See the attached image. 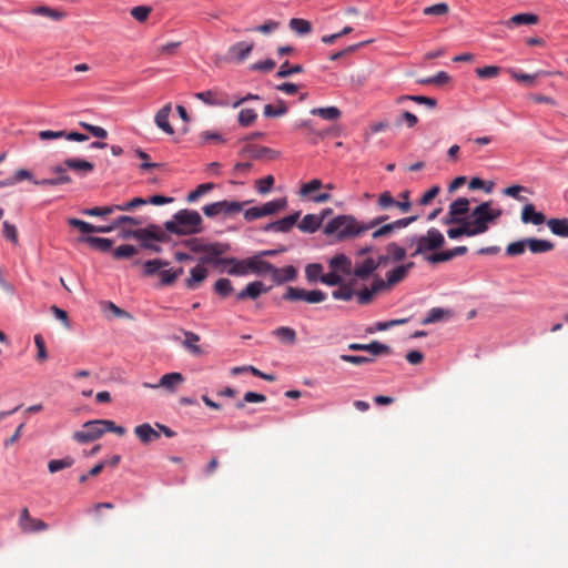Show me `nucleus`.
Returning <instances> with one entry per match:
<instances>
[{
  "label": "nucleus",
  "mask_w": 568,
  "mask_h": 568,
  "mask_svg": "<svg viewBox=\"0 0 568 568\" xmlns=\"http://www.w3.org/2000/svg\"><path fill=\"white\" fill-rule=\"evenodd\" d=\"M413 266V262L396 266L392 271L387 272L386 281L379 277L375 278L369 287L359 290L357 293V303L362 305L371 303L376 293L403 281Z\"/></svg>",
  "instance_id": "nucleus-1"
},
{
  "label": "nucleus",
  "mask_w": 568,
  "mask_h": 568,
  "mask_svg": "<svg viewBox=\"0 0 568 568\" xmlns=\"http://www.w3.org/2000/svg\"><path fill=\"white\" fill-rule=\"evenodd\" d=\"M68 170H73L81 174L91 173L94 170V164L83 159L70 158L63 161V163L51 168V171L57 174L55 179H41V181H34L36 185L42 186H55L68 184L72 180L67 173Z\"/></svg>",
  "instance_id": "nucleus-2"
},
{
  "label": "nucleus",
  "mask_w": 568,
  "mask_h": 568,
  "mask_svg": "<svg viewBox=\"0 0 568 568\" xmlns=\"http://www.w3.org/2000/svg\"><path fill=\"white\" fill-rule=\"evenodd\" d=\"M202 217L197 211L180 210L173 219L164 223L168 232L176 235H191L201 231Z\"/></svg>",
  "instance_id": "nucleus-3"
},
{
  "label": "nucleus",
  "mask_w": 568,
  "mask_h": 568,
  "mask_svg": "<svg viewBox=\"0 0 568 568\" xmlns=\"http://www.w3.org/2000/svg\"><path fill=\"white\" fill-rule=\"evenodd\" d=\"M366 232L364 224H359L352 215H338L324 227L326 235H336L337 240H346Z\"/></svg>",
  "instance_id": "nucleus-4"
},
{
  "label": "nucleus",
  "mask_w": 568,
  "mask_h": 568,
  "mask_svg": "<svg viewBox=\"0 0 568 568\" xmlns=\"http://www.w3.org/2000/svg\"><path fill=\"white\" fill-rule=\"evenodd\" d=\"M123 239L134 237L140 241V246L145 250H151L155 253L161 252L159 244H149V240L164 241L165 234L159 226L151 224L144 229L124 230L121 233Z\"/></svg>",
  "instance_id": "nucleus-5"
},
{
  "label": "nucleus",
  "mask_w": 568,
  "mask_h": 568,
  "mask_svg": "<svg viewBox=\"0 0 568 568\" xmlns=\"http://www.w3.org/2000/svg\"><path fill=\"white\" fill-rule=\"evenodd\" d=\"M412 243H416V250L412 256L423 254L426 251H434L442 247L445 243L444 235L435 227H430L425 235H414L410 237Z\"/></svg>",
  "instance_id": "nucleus-6"
},
{
  "label": "nucleus",
  "mask_w": 568,
  "mask_h": 568,
  "mask_svg": "<svg viewBox=\"0 0 568 568\" xmlns=\"http://www.w3.org/2000/svg\"><path fill=\"white\" fill-rule=\"evenodd\" d=\"M247 203H248L247 201L239 202V201L223 200V201H217V202H214L211 204H206L203 206L202 210H203L204 215L207 217H215L220 214L230 216V215L240 213L243 210L244 205Z\"/></svg>",
  "instance_id": "nucleus-7"
},
{
  "label": "nucleus",
  "mask_w": 568,
  "mask_h": 568,
  "mask_svg": "<svg viewBox=\"0 0 568 568\" xmlns=\"http://www.w3.org/2000/svg\"><path fill=\"white\" fill-rule=\"evenodd\" d=\"M489 201L480 203L471 213V221L468 220L471 231L475 235L483 234L488 231L491 217L488 215Z\"/></svg>",
  "instance_id": "nucleus-8"
},
{
  "label": "nucleus",
  "mask_w": 568,
  "mask_h": 568,
  "mask_svg": "<svg viewBox=\"0 0 568 568\" xmlns=\"http://www.w3.org/2000/svg\"><path fill=\"white\" fill-rule=\"evenodd\" d=\"M284 298L291 302H306L308 304H316L326 300V294L320 290L306 291L300 287L288 286L284 294Z\"/></svg>",
  "instance_id": "nucleus-9"
},
{
  "label": "nucleus",
  "mask_w": 568,
  "mask_h": 568,
  "mask_svg": "<svg viewBox=\"0 0 568 568\" xmlns=\"http://www.w3.org/2000/svg\"><path fill=\"white\" fill-rule=\"evenodd\" d=\"M470 201L467 197H458L449 204L448 213L443 219L446 225L454 224L455 222L468 221L466 216L469 212Z\"/></svg>",
  "instance_id": "nucleus-10"
},
{
  "label": "nucleus",
  "mask_w": 568,
  "mask_h": 568,
  "mask_svg": "<svg viewBox=\"0 0 568 568\" xmlns=\"http://www.w3.org/2000/svg\"><path fill=\"white\" fill-rule=\"evenodd\" d=\"M183 383L184 376L181 373L173 372L161 376L158 383L144 382L142 386L150 389L163 388L166 393L174 394Z\"/></svg>",
  "instance_id": "nucleus-11"
},
{
  "label": "nucleus",
  "mask_w": 568,
  "mask_h": 568,
  "mask_svg": "<svg viewBox=\"0 0 568 568\" xmlns=\"http://www.w3.org/2000/svg\"><path fill=\"white\" fill-rule=\"evenodd\" d=\"M100 425L101 423H99V419L85 422L82 425V429L73 433V440L79 444H87L100 438L103 435V430Z\"/></svg>",
  "instance_id": "nucleus-12"
},
{
  "label": "nucleus",
  "mask_w": 568,
  "mask_h": 568,
  "mask_svg": "<svg viewBox=\"0 0 568 568\" xmlns=\"http://www.w3.org/2000/svg\"><path fill=\"white\" fill-rule=\"evenodd\" d=\"M194 98L202 101L204 104L209 106H222L226 108L231 105V100L227 93L219 90L212 89L202 92L194 93Z\"/></svg>",
  "instance_id": "nucleus-13"
},
{
  "label": "nucleus",
  "mask_w": 568,
  "mask_h": 568,
  "mask_svg": "<svg viewBox=\"0 0 568 568\" xmlns=\"http://www.w3.org/2000/svg\"><path fill=\"white\" fill-rule=\"evenodd\" d=\"M216 266H222L221 271L234 276H244L250 274L246 265L247 258L237 260L235 257H221L214 261Z\"/></svg>",
  "instance_id": "nucleus-14"
},
{
  "label": "nucleus",
  "mask_w": 568,
  "mask_h": 568,
  "mask_svg": "<svg viewBox=\"0 0 568 568\" xmlns=\"http://www.w3.org/2000/svg\"><path fill=\"white\" fill-rule=\"evenodd\" d=\"M18 525L24 534L40 532L49 528L43 520L31 517L27 507L21 509Z\"/></svg>",
  "instance_id": "nucleus-15"
},
{
  "label": "nucleus",
  "mask_w": 568,
  "mask_h": 568,
  "mask_svg": "<svg viewBox=\"0 0 568 568\" xmlns=\"http://www.w3.org/2000/svg\"><path fill=\"white\" fill-rule=\"evenodd\" d=\"M174 339L181 342L189 353L197 356L203 354V349L199 345L200 336L197 334L182 331L180 335L174 336Z\"/></svg>",
  "instance_id": "nucleus-16"
},
{
  "label": "nucleus",
  "mask_w": 568,
  "mask_h": 568,
  "mask_svg": "<svg viewBox=\"0 0 568 568\" xmlns=\"http://www.w3.org/2000/svg\"><path fill=\"white\" fill-rule=\"evenodd\" d=\"M300 219V212H295L290 214L283 219L271 222L264 226V231L266 232H282L286 233L292 230V227L297 223Z\"/></svg>",
  "instance_id": "nucleus-17"
},
{
  "label": "nucleus",
  "mask_w": 568,
  "mask_h": 568,
  "mask_svg": "<svg viewBox=\"0 0 568 568\" xmlns=\"http://www.w3.org/2000/svg\"><path fill=\"white\" fill-rule=\"evenodd\" d=\"M520 220L525 224L541 225L546 222V216L544 213L537 212L532 203H526L523 207Z\"/></svg>",
  "instance_id": "nucleus-18"
},
{
  "label": "nucleus",
  "mask_w": 568,
  "mask_h": 568,
  "mask_svg": "<svg viewBox=\"0 0 568 568\" xmlns=\"http://www.w3.org/2000/svg\"><path fill=\"white\" fill-rule=\"evenodd\" d=\"M246 265L248 266L250 274L252 273L260 276L270 275L271 271L273 270V264L262 260L260 255L247 257Z\"/></svg>",
  "instance_id": "nucleus-19"
},
{
  "label": "nucleus",
  "mask_w": 568,
  "mask_h": 568,
  "mask_svg": "<svg viewBox=\"0 0 568 568\" xmlns=\"http://www.w3.org/2000/svg\"><path fill=\"white\" fill-rule=\"evenodd\" d=\"M172 110L171 103L163 105L155 114L154 122L159 129L166 134L172 135L174 133L173 126L170 124L169 116Z\"/></svg>",
  "instance_id": "nucleus-20"
},
{
  "label": "nucleus",
  "mask_w": 568,
  "mask_h": 568,
  "mask_svg": "<svg viewBox=\"0 0 568 568\" xmlns=\"http://www.w3.org/2000/svg\"><path fill=\"white\" fill-rule=\"evenodd\" d=\"M135 436L140 439V442L144 445L155 442L160 438V432L154 429L150 424L144 423L138 425L134 428Z\"/></svg>",
  "instance_id": "nucleus-21"
},
{
  "label": "nucleus",
  "mask_w": 568,
  "mask_h": 568,
  "mask_svg": "<svg viewBox=\"0 0 568 568\" xmlns=\"http://www.w3.org/2000/svg\"><path fill=\"white\" fill-rule=\"evenodd\" d=\"M270 275L275 283L282 284L294 281L297 276V271L293 265H287L282 268H277L273 265V270Z\"/></svg>",
  "instance_id": "nucleus-22"
},
{
  "label": "nucleus",
  "mask_w": 568,
  "mask_h": 568,
  "mask_svg": "<svg viewBox=\"0 0 568 568\" xmlns=\"http://www.w3.org/2000/svg\"><path fill=\"white\" fill-rule=\"evenodd\" d=\"M207 268L201 264L195 265L191 272L190 277L185 281V286L190 290H195L207 277Z\"/></svg>",
  "instance_id": "nucleus-23"
},
{
  "label": "nucleus",
  "mask_w": 568,
  "mask_h": 568,
  "mask_svg": "<svg viewBox=\"0 0 568 568\" xmlns=\"http://www.w3.org/2000/svg\"><path fill=\"white\" fill-rule=\"evenodd\" d=\"M266 291H267V288L265 287V285L262 282L255 281V282L247 284L244 290H242L240 293H237L236 300H239V301L246 300V298L255 300L262 293H264Z\"/></svg>",
  "instance_id": "nucleus-24"
},
{
  "label": "nucleus",
  "mask_w": 568,
  "mask_h": 568,
  "mask_svg": "<svg viewBox=\"0 0 568 568\" xmlns=\"http://www.w3.org/2000/svg\"><path fill=\"white\" fill-rule=\"evenodd\" d=\"M324 220V215L306 214L298 224V229L304 233L316 232Z\"/></svg>",
  "instance_id": "nucleus-25"
},
{
  "label": "nucleus",
  "mask_w": 568,
  "mask_h": 568,
  "mask_svg": "<svg viewBox=\"0 0 568 568\" xmlns=\"http://www.w3.org/2000/svg\"><path fill=\"white\" fill-rule=\"evenodd\" d=\"M329 268L334 270L343 275H349L352 273V262L344 254H337L329 260Z\"/></svg>",
  "instance_id": "nucleus-26"
},
{
  "label": "nucleus",
  "mask_w": 568,
  "mask_h": 568,
  "mask_svg": "<svg viewBox=\"0 0 568 568\" xmlns=\"http://www.w3.org/2000/svg\"><path fill=\"white\" fill-rule=\"evenodd\" d=\"M526 242L527 248L534 254L550 252L555 247L552 242L542 239L528 237Z\"/></svg>",
  "instance_id": "nucleus-27"
},
{
  "label": "nucleus",
  "mask_w": 568,
  "mask_h": 568,
  "mask_svg": "<svg viewBox=\"0 0 568 568\" xmlns=\"http://www.w3.org/2000/svg\"><path fill=\"white\" fill-rule=\"evenodd\" d=\"M538 22V16L534 13H518L513 16L509 20L505 22L507 28H514L518 26H530L536 24Z\"/></svg>",
  "instance_id": "nucleus-28"
},
{
  "label": "nucleus",
  "mask_w": 568,
  "mask_h": 568,
  "mask_svg": "<svg viewBox=\"0 0 568 568\" xmlns=\"http://www.w3.org/2000/svg\"><path fill=\"white\" fill-rule=\"evenodd\" d=\"M377 267L378 264H376V261L368 257L355 266L354 274L356 277L365 280L368 278Z\"/></svg>",
  "instance_id": "nucleus-29"
},
{
  "label": "nucleus",
  "mask_w": 568,
  "mask_h": 568,
  "mask_svg": "<svg viewBox=\"0 0 568 568\" xmlns=\"http://www.w3.org/2000/svg\"><path fill=\"white\" fill-rule=\"evenodd\" d=\"M79 242L88 243L90 246L101 252L110 251L113 245L112 240L97 236H82L79 239Z\"/></svg>",
  "instance_id": "nucleus-30"
},
{
  "label": "nucleus",
  "mask_w": 568,
  "mask_h": 568,
  "mask_svg": "<svg viewBox=\"0 0 568 568\" xmlns=\"http://www.w3.org/2000/svg\"><path fill=\"white\" fill-rule=\"evenodd\" d=\"M547 225L552 234L561 237H568V219H550Z\"/></svg>",
  "instance_id": "nucleus-31"
},
{
  "label": "nucleus",
  "mask_w": 568,
  "mask_h": 568,
  "mask_svg": "<svg viewBox=\"0 0 568 568\" xmlns=\"http://www.w3.org/2000/svg\"><path fill=\"white\" fill-rule=\"evenodd\" d=\"M454 224H458V227H450L447 230L449 239L457 240L462 236H475L470 225H468V221L455 222Z\"/></svg>",
  "instance_id": "nucleus-32"
},
{
  "label": "nucleus",
  "mask_w": 568,
  "mask_h": 568,
  "mask_svg": "<svg viewBox=\"0 0 568 568\" xmlns=\"http://www.w3.org/2000/svg\"><path fill=\"white\" fill-rule=\"evenodd\" d=\"M253 50V43L241 41L233 44L230 49L232 57L236 58L239 61L245 60L251 51Z\"/></svg>",
  "instance_id": "nucleus-33"
},
{
  "label": "nucleus",
  "mask_w": 568,
  "mask_h": 568,
  "mask_svg": "<svg viewBox=\"0 0 568 568\" xmlns=\"http://www.w3.org/2000/svg\"><path fill=\"white\" fill-rule=\"evenodd\" d=\"M311 114L317 115L323 120L336 121L341 116V111L336 106L314 108L311 110Z\"/></svg>",
  "instance_id": "nucleus-34"
},
{
  "label": "nucleus",
  "mask_w": 568,
  "mask_h": 568,
  "mask_svg": "<svg viewBox=\"0 0 568 568\" xmlns=\"http://www.w3.org/2000/svg\"><path fill=\"white\" fill-rule=\"evenodd\" d=\"M101 311L103 313V316L105 317H128L131 318V315H129L124 310L118 307L112 302H101L100 303Z\"/></svg>",
  "instance_id": "nucleus-35"
},
{
  "label": "nucleus",
  "mask_w": 568,
  "mask_h": 568,
  "mask_svg": "<svg viewBox=\"0 0 568 568\" xmlns=\"http://www.w3.org/2000/svg\"><path fill=\"white\" fill-rule=\"evenodd\" d=\"M243 152H248L251 154L252 158L254 159H261V158H264V156H268L270 159H275L278 153L270 148H266V146H255V145H250V146H246Z\"/></svg>",
  "instance_id": "nucleus-36"
},
{
  "label": "nucleus",
  "mask_w": 568,
  "mask_h": 568,
  "mask_svg": "<svg viewBox=\"0 0 568 568\" xmlns=\"http://www.w3.org/2000/svg\"><path fill=\"white\" fill-rule=\"evenodd\" d=\"M324 273V267L320 263H311L305 267V276L310 283L321 282Z\"/></svg>",
  "instance_id": "nucleus-37"
},
{
  "label": "nucleus",
  "mask_w": 568,
  "mask_h": 568,
  "mask_svg": "<svg viewBox=\"0 0 568 568\" xmlns=\"http://www.w3.org/2000/svg\"><path fill=\"white\" fill-rule=\"evenodd\" d=\"M213 291L220 297L226 298L233 293L232 282L225 277L219 278L213 285Z\"/></svg>",
  "instance_id": "nucleus-38"
},
{
  "label": "nucleus",
  "mask_w": 568,
  "mask_h": 568,
  "mask_svg": "<svg viewBox=\"0 0 568 568\" xmlns=\"http://www.w3.org/2000/svg\"><path fill=\"white\" fill-rule=\"evenodd\" d=\"M169 262L160 258L149 260L143 265L144 275L151 276L159 274L161 268L169 266Z\"/></svg>",
  "instance_id": "nucleus-39"
},
{
  "label": "nucleus",
  "mask_w": 568,
  "mask_h": 568,
  "mask_svg": "<svg viewBox=\"0 0 568 568\" xmlns=\"http://www.w3.org/2000/svg\"><path fill=\"white\" fill-rule=\"evenodd\" d=\"M287 205L286 197H280L270 202H266L262 205L264 216L272 215L277 213L281 210H284Z\"/></svg>",
  "instance_id": "nucleus-40"
},
{
  "label": "nucleus",
  "mask_w": 568,
  "mask_h": 568,
  "mask_svg": "<svg viewBox=\"0 0 568 568\" xmlns=\"http://www.w3.org/2000/svg\"><path fill=\"white\" fill-rule=\"evenodd\" d=\"M73 464H74V459L71 456H65L61 459H51L48 463V470L51 474H54V473H58L60 470L71 467Z\"/></svg>",
  "instance_id": "nucleus-41"
},
{
  "label": "nucleus",
  "mask_w": 568,
  "mask_h": 568,
  "mask_svg": "<svg viewBox=\"0 0 568 568\" xmlns=\"http://www.w3.org/2000/svg\"><path fill=\"white\" fill-rule=\"evenodd\" d=\"M339 287L333 292V297L335 300L349 301L355 295L357 297V293L359 291H355L351 284H344V282L338 285Z\"/></svg>",
  "instance_id": "nucleus-42"
},
{
  "label": "nucleus",
  "mask_w": 568,
  "mask_h": 568,
  "mask_svg": "<svg viewBox=\"0 0 568 568\" xmlns=\"http://www.w3.org/2000/svg\"><path fill=\"white\" fill-rule=\"evenodd\" d=\"M32 13L48 17L57 21L62 20L65 17V12L45 6L36 7L34 9H32Z\"/></svg>",
  "instance_id": "nucleus-43"
},
{
  "label": "nucleus",
  "mask_w": 568,
  "mask_h": 568,
  "mask_svg": "<svg viewBox=\"0 0 568 568\" xmlns=\"http://www.w3.org/2000/svg\"><path fill=\"white\" fill-rule=\"evenodd\" d=\"M541 74H545V72H537L535 74H528V73H523V72H519V71H516V70H511L510 71V75L511 78L517 81V82H520V83H524L526 84L527 87H534L535 85V82H536V79L541 75Z\"/></svg>",
  "instance_id": "nucleus-44"
},
{
  "label": "nucleus",
  "mask_w": 568,
  "mask_h": 568,
  "mask_svg": "<svg viewBox=\"0 0 568 568\" xmlns=\"http://www.w3.org/2000/svg\"><path fill=\"white\" fill-rule=\"evenodd\" d=\"M290 28L297 34H306L311 32L312 26L307 20L300 18H292L288 23Z\"/></svg>",
  "instance_id": "nucleus-45"
},
{
  "label": "nucleus",
  "mask_w": 568,
  "mask_h": 568,
  "mask_svg": "<svg viewBox=\"0 0 568 568\" xmlns=\"http://www.w3.org/2000/svg\"><path fill=\"white\" fill-rule=\"evenodd\" d=\"M183 270L181 267L176 270H163L159 272L161 285H171L181 274Z\"/></svg>",
  "instance_id": "nucleus-46"
},
{
  "label": "nucleus",
  "mask_w": 568,
  "mask_h": 568,
  "mask_svg": "<svg viewBox=\"0 0 568 568\" xmlns=\"http://www.w3.org/2000/svg\"><path fill=\"white\" fill-rule=\"evenodd\" d=\"M138 253V248L131 244H123L118 246L113 251V257L115 260L130 258Z\"/></svg>",
  "instance_id": "nucleus-47"
},
{
  "label": "nucleus",
  "mask_w": 568,
  "mask_h": 568,
  "mask_svg": "<svg viewBox=\"0 0 568 568\" xmlns=\"http://www.w3.org/2000/svg\"><path fill=\"white\" fill-rule=\"evenodd\" d=\"M386 251L393 262H399L406 257V250L395 242L389 243Z\"/></svg>",
  "instance_id": "nucleus-48"
},
{
  "label": "nucleus",
  "mask_w": 568,
  "mask_h": 568,
  "mask_svg": "<svg viewBox=\"0 0 568 568\" xmlns=\"http://www.w3.org/2000/svg\"><path fill=\"white\" fill-rule=\"evenodd\" d=\"M527 248V242L526 239L511 242L506 247V254L508 256H518L521 255Z\"/></svg>",
  "instance_id": "nucleus-49"
},
{
  "label": "nucleus",
  "mask_w": 568,
  "mask_h": 568,
  "mask_svg": "<svg viewBox=\"0 0 568 568\" xmlns=\"http://www.w3.org/2000/svg\"><path fill=\"white\" fill-rule=\"evenodd\" d=\"M274 182L273 175H266L263 179L256 180L255 189L260 194H267L272 190Z\"/></svg>",
  "instance_id": "nucleus-50"
},
{
  "label": "nucleus",
  "mask_w": 568,
  "mask_h": 568,
  "mask_svg": "<svg viewBox=\"0 0 568 568\" xmlns=\"http://www.w3.org/2000/svg\"><path fill=\"white\" fill-rule=\"evenodd\" d=\"M343 282H344L343 274H341L334 270H331L326 274L323 273V277L321 281V283L329 285V286L341 285Z\"/></svg>",
  "instance_id": "nucleus-51"
},
{
  "label": "nucleus",
  "mask_w": 568,
  "mask_h": 568,
  "mask_svg": "<svg viewBox=\"0 0 568 568\" xmlns=\"http://www.w3.org/2000/svg\"><path fill=\"white\" fill-rule=\"evenodd\" d=\"M301 72H303L302 65L296 64V65L291 67L288 61H285L284 63L281 64L277 73H276V77L277 78H287L294 73H301Z\"/></svg>",
  "instance_id": "nucleus-52"
},
{
  "label": "nucleus",
  "mask_w": 568,
  "mask_h": 568,
  "mask_svg": "<svg viewBox=\"0 0 568 568\" xmlns=\"http://www.w3.org/2000/svg\"><path fill=\"white\" fill-rule=\"evenodd\" d=\"M257 118L256 112L253 109H242L239 113V123L242 126H250Z\"/></svg>",
  "instance_id": "nucleus-53"
},
{
  "label": "nucleus",
  "mask_w": 568,
  "mask_h": 568,
  "mask_svg": "<svg viewBox=\"0 0 568 568\" xmlns=\"http://www.w3.org/2000/svg\"><path fill=\"white\" fill-rule=\"evenodd\" d=\"M377 205L382 210H387L393 206L397 207V200L393 197L389 191H385L379 194Z\"/></svg>",
  "instance_id": "nucleus-54"
},
{
  "label": "nucleus",
  "mask_w": 568,
  "mask_h": 568,
  "mask_svg": "<svg viewBox=\"0 0 568 568\" xmlns=\"http://www.w3.org/2000/svg\"><path fill=\"white\" fill-rule=\"evenodd\" d=\"M68 224L79 229V231L84 234L94 233V225L80 219L70 217L68 219Z\"/></svg>",
  "instance_id": "nucleus-55"
},
{
  "label": "nucleus",
  "mask_w": 568,
  "mask_h": 568,
  "mask_svg": "<svg viewBox=\"0 0 568 568\" xmlns=\"http://www.w3.org/2000/svg\"><path fill=\"white\" fill-rule=\"evenodd\" d=\"M455 316V312L450 308L433 307L425 320H442L443 317Z\"/></svg>",
  "instance_id": "nucleus-56"
},
{
  "label": "nucleus",
  "mask_w": 568,
  "mask_h": 568,
  "mask_svg": "<svg viewBox=\"0 0 568 568\" xmlns=\"http://www.w3.org/2000/svg\"><path fill=\"white\" fill-rule=\"evenodd\" d=\"M114 211H115L114 205H108V206H103V207L95 206V207L84 209L82 211V213L84 215H89V216H106V215L113 213Z\"/></svg>",
  "instance_id": "nucleus-57"
},
{
  "label": "nucleus",
  "mask_w": 568,
  "mask_h": 568,
  "mask_svg": "<svg viewBox=\"0 0 568 568\" xmlns=\"http://www.w3.org/2000/svg\"><path fill=\"white\" fill-rule=\"evenodd\" d=\"M152 12V8L149 6H138L131 9V16L139 22H144Z\"/></svg>",
  "instance_id": "nucleus-58"
},
{
  "label": "nucleus",
  "mask_w": 568,
  "mask_h": 568,
  "mask_svg": "<svg viewBox=\"0 0 568 568\" xmlns=\"http://www.w3.org/2000/svg\"><path fill=\"white\" fill-rule=\"evenodd\" d=\"M34 344L37 347V361L38 362H44L48 358V352L45 347V342L42 335L37 334L34 336Z\"/></svg>",
  "instance_id": "nucleus-59"
},
{
  "label": "nucleus",
  "mask_w": 568,
  "mask_h": 568,
  "mask_svg": "<svg viewBox=\"0 0 568 568\" xmlns=\"http://www.w3.org/2000/svg\"><path fill=\"white\" fill-rule=\"evenodd\" d=\"M214 189L213 183H203L200 184L194 191L190 192L187 195L189 202H195L200 196L204 195L209 191Z\"/></svg>",
  "instance_id": "nucleus-60"
},
{
  "label": "nucleus",
  "mask_w": 568,
  "mask_h": 568,
  "mask_svg": "<svg viewBox=\"0 0 568 568\" xmlns=\"http://www.w3.org/2000/svg\"><path fill=\"white\" fill-rule=\"evenodd\" d=\"M321 187H323V183L321 180L318 179H313L311 180L310 182L307 183H304L302 186H301V190H300V194L302 196H308L311 195L314 191H317L320 190Z\"/></svg>",
  "instance_id": "nucleus-61"
},
{
  "label": "nucleus",
  "mask_w": 568,
  "mask_h": 568,
  "mask_svg": "<svg viewBox=\"0 0 568 568\" xmlns=\"http://www.w3.org/2000/svg\"><path fill=\"white\" fill-rule=\"evenodd\" d=\"M448 11H449V7L446 3L440 2V3H436L433 6L426 7L423 10V13L425 16H444Z\"/></svg>",
  "instance_id": "nucleus-62"
},
{
  "label": "nucleus",
  "mask_w": 568,
  "mask_h": 568,
  "mask_svg": "<svg viewBox=\"0 0 568 568\" xmlns=\"http://www.w3.org/2000/svg\"><path fill=\"white\" fill-rule=\"evenodd\" d=\"M475 72L480 79H490L499 74L500 68L496 65H487L484 68H477Z\"/></svg>",
  "instance_id": "nucleus-63"
},
{
  "label": "nucleus",
  "mask_w": 568,
  "mask_h": 568,
  "mask_svg": "<svg viewBox=\"0 0 568 568\" xmlns=\"http://www.w3.org/2000/svg\"><path fill=\"white\" fill-rule=\"evenodd\" d=\"M274 334L283 342V343H294L295 341V332L294 329L283 326L274 331Z\"/></svg>",
  "instance_id": "nucleus-64"
}]
</instances>
